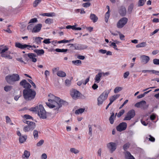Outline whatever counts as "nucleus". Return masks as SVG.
<instances>
[{
  "instance_id": "nucleus-1",
  "label": "nucleus",
  "mask_w": 159,
  "mask_h": 159,
  "mask_svg": "<svg viewBox=\"0 0 159 159\" xmlns=\"http://www.w3.org/2000/svg\"><path fill=\"white\" fill-rule=\"evenodd\" d=\"M48 102L46 103L50 108H54V110L58 111L62 105L65 104L66 101L61 100L59 98L55 97L52 94L50 93L48 95Z\"/></svg>"
},
{
  "instance_id": "nucleus-2",
  "label": "nucleus",
  "mask_w": 159,
  "mask_h": 159,
  "mask_svg": "<svg viewBox=\"0 0 159 159\" xmlns=\"http://www.w3.org/2000/svg\"><path fill=\"white\" fill-rule=\"evenodd\" d=\"M23 97L26 101L33 99L36 95L35 91L31 89H24L23 91Z\"/></svg>"
},
{
  "instance_id": "nucleus-3",
  "label": "nucleus",
  "mask_w": 159,
  "mask_h": 159,
  "mask_svg": "<svg viewBox=\"0 0 159 159\" xmlns=\"http://www.w3.org/2000/svg\"><path fill=\"white\" fill-rule=\"evenodd\" d=\"M20 79V76L17 74L8 75L5 77L6 81L10 84H13L16 82L19 81Z\"/></svg>"
},
{
  "instance_id": "nucleus-4",
  "label": "nucleus",
  "mask_w": 159,
  "mask_h": 159,
  "mask_svg": "<svg viewBox=\"0 0 159 159\" xmlns=\"http://www.w3.org/2000/svg\"><path fill=\"white\" fill-rule=\"evenodd\" d=\"M111 90V89L106 90L98 98L97 104L98 106L101 105L107 98L108 95L110 93Z\"/></svg>"
},
{
  "instance_id": "nucleus-5",
  "label": "nucleus",
  "mask_w": 159,
  "mask_h": 159,
  "mask_svg": "<svg viewBox=\"0 0 159 159\" xmlns=\"http://www.w3.org/2000/svg\"><path fill=\"white\" fill-rule=\"evenodd\" d=\"M128 21V19L125 17H123L121 18L117 22L116 26L119 29L122 28L127 24Z\"/></svg>"
},
{
  "instance_id": "nucleus-6",
  "label": "nucleus",
  "mask_w": 159,
  "mask_h": 159,
  "mask_svg": "<svg viewBox=\"0 0 159 159\" xmlns=\"http://www.w3.org/2000/svg\"><path fill=\"white\" fill-rule=\"evenodd\" d=\"M38 115L40 118L43 119H46L47 118L46 112L42 105H39Z\"/></svg>"
},
{
  "instance_id": "nucleus-7",
  "label": "nucleus",
  "mask_w": 159,
  "mask_h": 159,
  "mask_svg": "<svg viewBox=\"0 0 159 159\" xmlns=\"http://www.w3.org/2000/svg\"><path fill=\"white\" fill-rule=\"evenodd\" d=\"M135 115V111L134 109L129 111L127 113L126 116L124 119V120H129L133 118Z\"/></svg>"
},
{
  "instance_id": "nucleus-8",
  "label": "nucleus",
  "mask_w": 159,
  "mask_h": 159,
  "mask_svg": "<svg viewBox=\"0 0 159 159\" xmlns=\"http://www.w3.org/2000/svg\"><path fill=\"white\" fill-rule=\"evenodd\" d=\"M148 105L146 104V102L145 101L143 100L140 102L136 103L135 105V107L138 108H141L143 109H146L148 107Z\"/></svg>"
},
{
  "instance_id": "nucleus-9",
  "label": "nucleus",
  "mask_w": 159,
  "mask_h": 159,
  "mask_svg": "<svg viewBox=\"0 0 159 159\" xmlns=\"http://www.w3.org/2000/svg\"><path fill=\"white\" fill-rule=\"evenodd\" d=\"M35 123L33 122H32L27 125L24 127L23 130L25 132L32 131L35 128Z\"/></svg>"
},
{
  "instance_id": "nucleus-10",
  "label": "nucleus",
  "mask_w": 159,
  "mask_h": 159,
  "mask_svg": "<svg viewBox=\"0 0 159 159\" xmlns=\"http://www.w3.org/2000/svg\"><path fill=\"white\" fill-rule=\"evenodd\" d=\"M107 147L110 152L112 153L116 149L117 144L114 142H111L107 144Z\"/></svg>"
},
{
  "instance_id": "nucleus-11",
  "label": "nucleus",
  "mask_w": 159,
  "mask_h": 159,
  "mask_svg": "<svg viewBox=\"0 0 159 159\" xmlns=\"http://www.w3.org/2000/svg\"><path fill=\"white\" fill-rule=\"evenodd\" d=\"M20 84L25 88V89H30L31 86V85L27 82L26 80H22L20 83Z\"/></svg>"
},
{
  "instance_id": "nucleus-12",
  "label": "nucleus",
  "mask_w": 159,
  "mask_h": 159,
  "mask_svg": "<svg viewBox=\"0 0 159 159\" xmlns=\"http://www.w3.org/2000/svg\"><path fill=\"white\" fill-rule=\"evenodd\" d=\"M127 127V124L125 122L120 123L116 127L118 131H121L125 130Z\"/></svg>"
},
{
  "instance_id": "nucleus-13",
  "label": "nucleus",
  "mask_w": 159,
  "mask_h": 159,
  "mask_svg": "<svg viewBox=\"0 0 159 159\" xmlns=\"http://www.w3.org/2000/svg\"><path fill=\"white\" fill-rule=\"evenodd\" d=\"M88 46L85 45L79 44L77 43L75 44V50H81L86 49Z\"/></svg>"
},
{
  "instance_id": "nucleus-14",
  "label": "nucleus",
  "mask_w": 159,
  "mask_h": 159,
  "mask_svg": "<svg viewBox=\"0 0 159 159\" xmlns=\"http://www.w3.org/2000/svg\"><path fill=\"white\" fill-rule=\"evenodd\" d=\"M70 95L73 99H75L80 97V93L78 91L74 90L71 92Z\"/></svg>"
},
{
  "instance_id": "nucleus-15",
  "label": "nucleus",
  "mask_w": 159,
  "mask_h": 159,
  "mask_svg": "<svg viewBox=\"0 0 159 159\" xmlns=\"http://www.w3.org/2000/svg\"><path fill=\"white\" fill-rule=\"evenodd\" d=\"M15 46L16 47L22 49H24L26 48H27L28 47L30 46L31 47V46H29V45L23 44L18 42H17L15 43Z\"/></svg>"
},
{
  "instance_id": "nucleus-16",
  "label": "nucleus",
  "mask_w": 159,
  "mask_h": 159,
  "mask_svg": "<svg viewBox=\"0 0 159 159\" xmlns=\"http://www.w3.org/2000/svg\"><path fill=\"white\" fill-rule=\"evenodd\" d=\"M141 62L144 64H147L150 60L149 57L146 55H142L140 57Z\"/></svg>"
},
{
  "instance_id": "nucleus-17",
  "label": "nucleus",
  "mask_w": 159,
  "mask_h": 159,
  "mask_svg": "<svg viewBox=\"0 0 159 159\" xmlns=\"http://www.w3.org/2000/svg\"><path fill=\"white\" fill-rule=\"evenodd\" d=\"M42 26V25L41 24H37L33 28L32 31V32L36 33L39 32Z\"/></svg>"
},
{
  "instance_id": "nucleus-18",
  "label": "nucleus",
  "mask_w": 159,
  "mask_h": 159,
  "mask_svg": "<svg viewBox=\"0 0 159 159\" xmlns=\"http://www.w3.org/2000/svg\"><path fill=\"white\" fill-rule=\"evenodd\" d=\"M119 12L121 16H125L126 13V8L123 6H121L119 10Z\"/></svg>"
},
{
  "instance_id": "nucleus-19",
  "label": "nucleus",
  "mask_w": 159,
  "mask_h": 159,
  "mask_svg": "<svg viewBox=\"0 0 159 159\" xmlns=\"http://www.w3.org/2000/svg\"><path fill=\"white\" fill-rule=\"evenodd\" d=\"M28 56L29 58L31 59L32 61L35 62L37 61V59L35 57L36 55L33 53H29L28 54Z\"/></svg>"
},
{
  "instance_id": "nucleus-20",
  "label": "nucleus",
  "mask_w": 159,
  "mask_h": 159,
  "mask_svg": "<svg viewBox=\"0 0 159 159\" xmlns=\"http://www.w3.org/2000/svg\"><path fill=\"white\" fill-rule=\"evenodd\" d=\"M90 18L94 22H96L98 20V18L96 16L93 14H91L90 16Z\"/></svg>"
},
{
  "instance_id": "nucleus-21",
  "label": "nucleus",
  "mask_w": 159,
  "mask_h": 159,
  "mask_svg": "<svg viewBox=\"0 0 159 159\" xmlns=\"http://www.w3.org/2000/svg\"><path fill=\"white\" fill-rule=\"evenodd\" d=\"M34 52L36 53L37 55L38 56L41 55H43L44 53V51L43 49H34Z\"/></svg>"
},
{
  "instance_id": "nucleus-22",
  "label": "nucleus",
  "mask_w": 159,
  "mask_h": 159,
  "mask_svg": "<svg viewBox=\"0 0 159 159\" xmlns=\"http://www.w3.org/2000/svg\"><path fill=\"white\" fill-rule=\"evenodd\" d=\"M27 138V136L26 135H21L19 138V141L20 143H23L24 142Z\"/></svg>"
},
{
  "instance_id": "nucleus-23",
  "label": "nucleus",
  "mask_w": 159,
  "mask_h": 159,
  "mask_svg": "<svg viewBox=\"0 0 159 159\" xmlns=\"http://www.w3.org/2000/svg\"><path fill=\"white\" fill-rule=\"evenodd\" d=\"M125 157L126 159H135L134 157L128 151L126 152L125 153Z\"/></svg>"
},
{
  "instance_id": "nucleus-24",
  "label": "nucleus",
  "mask_w": 159,
  "mask_h": 159,
  "mask_svg": "<svg viewBox=\"0 0 159 159\" xmlns=\"http://www.w3.org/2000/svg\"><path fill=\"white\" fill-rule=\"evenodd\" d=\"M102 74L101 72L99 73L97 75H96L95 78V82H96L98 83H99L100 81V78L102 77Z\"/></svg>"
},
{
  "instance_id": "nucleus-25",
  "label": "nucleus",
  "mask_w": 159,
  "mask_h": 159,
  "mask_svg": "<svg viewBox=\"0 0 159 159\" xmlns=\"http://www.w3.org/2000/svg\"><path fill=\"white\" fill-rule=\"evenodd\" d=\"M57 75L59 77H64L66 76V73L61 70H59L57 72Z\"/></svg>"
},
{
  "instance_id": "nucleus-26",
  "label": "nucleus",
  "mask_w": 159,
  "mask_h": 159,
  "mask_svg": "<svg viewBox=\"0 0 159 159\" xmlns=\"http://www.w3.org/2000/svg\"><path fill=\"white\" fill-rule=\"evenodd\" d=\"M4 48L3 45L0 46V53H3L6 52V51L8 50V48L6 46H4Z\"/></svg>"
},
{
  "instance_id": "nucleus-27",
  "label": "nucleus",
  "mask_w": 159,
  "mask_h": 159,
  "mask_svg": "<svg viewBox=\"0 0 159 159\" xmlns=\"http://www.w3.org/2000/svg\"><path fill=\"white\" fill-rule=\"evenodd\" d=\"M42 16H44L52 17L55 16L56 14L54 12L44 13L42 14Z\"/></svg>"
},
{
  "instance_id": "nucleus-28",
  "label": "nucleus",
  "mask_w": 159,
  "mask_h": 159,
  "mask_svg": "<svg viewBox=\"0 0 159 159\" xmlns=\"http://www.w3.org/2000/svg\"><path fill=\"white\" fill-rule=\"evenodd\" d=\"M0 54L1 57H2L7 58L8 59H11L12 58V57L10 55L7 54L6 52L3 53H0Z\"/></svg>"
},
{
  "instance_id": "nucleus-29",
  "label": "nucleus",
  "mask_w": 159,
  "mask_h": 159,
  "mask_svg": "<svg viewBox=\"0 0 159 159\" xmlns=\"http://www.w3.org/2000/svg\"><path fill=\"white\" fill-rule=\"evenodd\" d=\"M33 135L34 138L35 139H37L38 138V132L37 130L35 129L34 130L33 132Z\"/></svg>"
},
{
  "instance_id": "nucleus-30",
  "label": "nucleus",
  "mask_w": 159,
  "mask_h": 159,
  "mask_svg": "<svg viewBox=\"0 0 159 159\" xmlns=\"http://www.w3.org/2000/svg\"><path fill=\"white\" fill-rule=\"evenodd\" d=\"M116 117V116H114V113H112L111 115L110 116L109 119L110 123L112 124L114 123V118Z\"/></svg>"
},
{
  "instance_id": "nucleus-31",
  "label": "nucleus",
  "mask_w": 159,
  "mask_h": 159,
  "mask_svg": "<svg viewBox=\"0 0 159 159\" xmlns=\"http://www.w3.org/2000/svg\"><path fill=\"white\" fill-rule=\"evenodd\" d=\"M72 62L74 65L76 66H79L81 64V61L79 60L72 61Z\"/></svg>"
},
{
  "instance_id": "nucleus-32",
  "label": "nucleus",
  "mask_w": 159,
  "mask_h": 159,
  "mask_svg": "<svg viewBox=\"0 0 159 159\" xmlns=\"http://www.w3.org/2000/svg\"><path fill=\"white\" fill-rule=\"evenodd\" d=\"M85 110V108H80L76 110L75 113L76 114H79L83 113Z\"/></svg>"
},
{
  "instance_id": "nucleus-33",
  "label": "nucleus",
  "mask_w": 159,
  "mask_h": 159,
  "mask_svg": "<svg viewBox=\"0 0 159 159\" xmlns=\"http://www.w3.org/2000/svg\"><path fill=\"white\" fill-rule=\"evenodd\" d=\"M146 43L145 42H143L136 45V48H142L145 47L146 46Z\"/></svg>"
},
{
  "instance_id": "nucleus-34",
  "label": "nucleus",
  "mask_w": 159,
  "mask_h": 159,
  "mask_svg": "<svg viewBox=\"0 0 159 159\" xmlns=\"http://www.w3.org/2000/svg\"><path fill=\"white\" fill-rule=\"evenodd\" d=\"M68 49H59V48H56L55 49V51L57 52H66L67 51Z\"/></svg>"
},
{
  "instance_id": "nucleus-35",
  "label": "nucleus",
  "mask_w": 159,
  "mask_h": 159,
  "mask_svg": "<svg viewBox=\"0 0 159 159\" xmlns=\"http://www.w3.org/2000/svg\"><path fill=\"white\" fill-rule=\"evenodd\" d=\"M70 151L72 153H73L75 154L78 153L79 152V151L74 148H70Z\"/></svg>"
},
{
  "instance_id": "nucleus-36",
  "label": "nucleus",
  "mask_w": 159,
  "mask_h": 159,
  "mask_svg": "<svg viewBox=\"0 0 159 159\" xmlns=\"http://www.w3.org/2000/svg\"><path fill=\"white\" fill-rule=\"evenodd\" d=\"M110 16L109 11H107L105 15V21L106 23H107L108 20Z\"/></svg>"
},
{
  "instance_id": "nucleus-37",
  "label": "nucleus",
  "mask_w": 159,
  "mask_h": 159,
  "mask_svg": "<svg viewBox=\"0 0 159 159\" xmlns=\"http://www.w3.org/2000/svg\"><path fill=\"white\" fill-rule=\"evenodd\" d=\"M30 153L27 150L25 151L23 154V156H24L25 157L27 158H28L29 156H30Z\"/></svg>"
},
{
  "instance_id": "nucleus-38",
  "label": "nucleus",
  "mask_w": 159,
  "mask_h": 159,
  "mask_svg": "<svg viewBox=\"0 0 159 159\" xmlns=\"http://www.w3.org/2000/svg\"><path fill=\"white\" fill-rule=\"evenodd\" d=\"M130 145L129 143H127L125 144L123 146V149L124 151H126L129 147Z\"/></svg>"
},
{
  "instance_id": "nucleus-39",
  "label": "nucleus",
  "mask_w": 159,
  "mask_h": 159,
  "mask_svg": "<svg viewBox=\"0 0 159 159\" xmlns=\"http://www.w3.org/2000/svg\"><path fill=\"white\" fill-rule=\"evenodd\" d=\"M134 4L133 3L131 4L129 6L128 10V11L129 14L132 12Z\"/></svg>"
},
{
  "instance_id": "nucleus-40",
  "label": "nucleus",
  "mask_w": 159,
  "mask_h": 159,
  "mask_svg": "<svg viewBox=\"0 0 159 159\" xmlns=\"http://www.w3.org/2000/svg\"><path fill=\"white\" fill-rule=\"evenodd\" d=\"M146 0H139L138 3V6H143Z\"/></svg>"
},
{
  "instance_id": "nucleus-41",
  "label": "nucleus",
  "mask_w": 159,
  "mask_h": 159,
  "mask_svg": "<svg viewBox=\"0 0 159 159\" xmlns=\"http://www.w3.org/2000/svg\"><path fill=\"white\" fill-rule=\"evenodd\" d=\"M39 110V106H36L34 107H32L30 108V111H38Z\"/></svg>"
},
{
  "instance_id": "nucleus-42",
  "label": "nucleus",
  "mask_w": 159,
  "mask_h": 159,
  "mask_svg": "<svg viewBox=\"0 0 159 159\" xmlns=\"http://www.w3.org/2000/svg\"><path fill=\"white\" fill-rule=\"evenodd\" d=\"M41 0H35L33 4L34 7H36L38 4L41 2Z\"/></svg>"
},
{
  "instance_id": "nucleus-43",
  "label": "nucleus",
  "mask_w": 159,
  "mask_h": 159,
  "mask_svg": "<svg viewBox=\"0 0 159 159\" xmlns=\"http://www.w3.org/2000/svg\"><path fill=\"white\" fill-rule=\"evenodd\" d=\"M91 3L89 2H87L82 4V6L86 8L89 7Z\"/></svg>"
},
{
  "instance_id": "nucleus-44",
  "label": "nucleus",
  "mask_w": 159,
  "mask_h": 159,
  "mask_svg": "<svg viewBox=\"0 0 159 159\" xmlns=\"http://www.w3.org/2000/svg\"><path fill=\"white\" fill-rule=\"evenodd\" d=\"M122 89V88L120 87H116L114 90V92L115 93H117L119 91H121Z\"/></svg>"
},
{
  "instance_id": "nucleus-45",
  "label": "nucleus",
  "mask_w": 159,
  "mask_h": 159,
  "mask_svg": "<svg viewBox=\"0 0 159 159\" xmlns=\"http://www.w3.org/2000/svg\"><path fill=\"white\" fill-rule=\"evenodd\" d=\"M35 39V42L38 44H39L41 43V41L38 37H34Z\"/></svg>"
},
{
  "instance_id": "nucleus-46",
  "label": "nucleus",
  "mask_w": 159,
  "mask_h": 159,
  "mask_svg": "<svg viewBox=\"0 0 159 159\" xmlns=\"http://www.w3.org/2000/svg\"><path fill=\"white\" fill-rule=\"evenodd\" d=\"M125 110L124 109L121 110L119 112L117 115V117L118 118L120 117L122 115H123L125 112Z\"/></svg>"
},
{
  "instance_id": "nucleus-47",
  "label": "nucleus",
  "mask_w": 159,
  "mask_h": 159,
  "mask_svg": "<svg viewBox=\"0 0 159 159\" xmlns=\"http://www.w3.org/2000/svg\"><path fill=\"white\" fill-rule=\"evenodd\" d=\"M12 88L11 86H5L4 88V90L6 92H8L10 91Z\"/></svg>"
},
{
  "instance_id": "nucleus-48",
  "label": "nucleus",
  "mask_w": 159,
  "mask_h": 159,
  "mask_svg": "<svg viewBox=\"0 0 159 159\" xmlns=\"http://www.w3.org/2000/svg\"><path fill=\"white\" fill-rule=\"evenodd\" d=\"M110 43H111V44L110 45V46H113L114 48L116 50H118L119 49L117 48V46L116 44V43L114 42H110Z\"/></svg>"
},
{
  "instance_id": "nucleus-49",
  "label": "nucleus",
  "mask_w": 159,
  "mask_h": 159,
  "mask_svg": "<svg viewBox=\"0 0 159 159\" xmlns=\"http://www.w3.org/2000/svg\"><path fill=\"white\" fill-rule=\"evenodd\" d=\"M44 141L43 139L40 140L39 142H38L36 145L38 147H39L41 146L44 143Z\"/></svg>"
},
{
  "instance_id": "nucleus-50",
  "label": "nucleus",
  "mask_w": 159,
  "mask_h": 159,
  "mask_svg": "<svg viewBox=\"0 0 159 159\" xmlns=\"http://www.w3.org/2000/svg\"><path fill=\"white\" fill-rule=\"evenodd\" d=\"M53 20L50 18L47 19L45 21V23L47 24H50L52 23Z\"/></svg>"
},
{
  "instance_id": "nucleus-51",
  "label": "nucleus",
  "mask_w": 159,
  "mask_h": 159,
  "mask_svg": "<svg viewBox=\"0 0 159 159\" xmlns=\"http://www.w3.org/2000/svg\"><path fill=\"white\" fill-rule=\"evenodd\" d=\"M65 85L67 86H69L71 84V80L66 79L65 81Z\"/></svg>"
},
{
  "instance_id": "nucleus-52",
  "label": "nucleus",
  "mask_w": 159,
  "mask_h": 159,
  "mask_svg": "<svg viewBox=\"0 0 159 159\" xmlns=\"http://www.w3.org/2000/svg\"><path fill=\"white\" fill-rule=\"evenodd\" d=\"M116 99V98L114 97V95L110 98L109 99L110 104H111Z\"/></svg>"
},
{
  "instance_id": "nucleus-53",
  "label": "nucleus",
  "mask_w": 159,
  "mask_h": 159,
  "mask_svg": "<svg viewBox=\"0 0 159 159\" xmlns=\"http://www.w3.org/2000/svg\"><path fill=\"white\" fill-rule=\"evenodd\" d=\"M119 34L120 36V38L121 40H124V38H125V36L123 34H122L120 32H117Z\"/></svg>"
},
{
  "instance_id": "nucleus-54",
  "label": "nucleus",
  "mask_w": 159,
  "mask_h": 159,
  "mask_svg": "<svg viewBox=\"0 0 159 159\" xmlns=\"http://www.w3.org/2000/svg\"><path fill=\"white\" fill-rule=\"evenodd\" d=\"M153 63L155 65H159V59H154L153 60Z\"/></svg>"
},
{
  "instance_id": "nucleus-55",
  "label": "nucleus",
  "mask_w": 159,
  "mask_h": 159,
  "mask_svg": "<svg viewBox=\"0 0 159 159\" xmlns=\"http://www.w3.org/2000/svg\"><path fill=\"white\" fill-rule=\"evenodd\" d=\"M37 22V20L36 18H34L31 19L30 21L29 22V24L32 23H35Z\"/></svg>"
},
{
  "instance_id": "nucleus-56",
  "label": "nucleus",
  "mask_w": 159,
  "mask_h": 159,
  "mask_svg": "<svg viewBox=\"0 0 159 159\" xmlns=\"http://www.w3.org/2000/svg\"><path fill=\"white\" fill-rule=\"evenodd\" d=\"M5 118L6 119V122L7 123H9L11 122V120L8 116H6Z\"/></svg>"
},
{
  "instance_id": "nucleus-57",
  "label": "nucleus",
  "mask_w": 159,
  "mask_h": 159,
  "mask_svg": "<svg viewBox=\"0 0 159 159\" xmlns=\"http://www.w3.org/2000/svg\"><path fill=\"white\" fill-rule=\"evenodd\" d=\"M89 128V134L91 136L92 135V126L91 125H89L88 126Z\"/></svg>"
},
{
  "instance_id": "nucleus-58",
  "label": "nucleus",
  "mask_w": 159,
  "mask_h": 159,
  "mask_svg": "<svg viewBox=\"0 0 159 159\" xmlns=\"http://www.w3.org/2000/svg\"><path fill=\"white\" fill-rule=\"evenodd\" d=\"M50 39H45L43 41V43L45 44H49L51 43V42L50 41Z\"/></svg>"
},
{
  "instance_id": "nucleus-59",
  "label": "nucleus",
  "mask_w": 159,
  "mask_h": 159,
  "mask_svg": "<svg viewBox=\"0 0 159 159\" xmlns=\"http://www.w3.org/2000/svg\"><path fill=\"white\" fill-rule=\"evenodd\" d=\"M129 71H127L124 73V77L125 78H126L129 75Z\"/></svg>"
},
{
  "instance_id": "nucleus-60",
  "label": "nucleus",
  "mask_w": 159,
  "mask_h": 159,
  "mask_svg": "<svg viewBox=\"0 0 159 159\" xmlns=\"http://www.w3.org/2000/svg\"><path fill=\"white\" fill-rule=\"evenodd\" d=\"M149 140L151 142H154L155 140V138L151 136V135H149Z\"/></svg>"
},
{
  "instance_id": "nucleus-61",
  "label": "nucleus",
  "mask_w": 159,
  "mask_h": 159,
  "mask_svg": "<svg viewBox=\"0 0 159 159\" xmlns=\"http://www.w3.org/2000/svg\"><path fill=\"white\" fill-rule=\"evenodd\" d=\"M77 58H78L79 59L83 60L84 59L85 57L84 56L78 55L77 56Z\"/></svg>"
},
{
  "instance_id": "nucleus-62",
  "label": "nucleus",
  "mask_w": 159,
  "mask_h": 159,
  "mask_svg": "<svg viewBox=\"0 0 159 159\" xmlns=\"http://www.w3.org/2000/svg\"><path fill=\"white\" fill-rule=\"evenodd\" d=\"M128 100H126L123 103V104L120 107H119V109H121L125 105L126 103H127L128 102Z\"/></svg>"
},
{
  "instance_id": "nucleus-63",
  "label": "nucleus",
  "mask_w": 159,
  "mask_h": 159,
  "mask_svg": "<svg viewBox=\"0 0 159 159\" xmlns=\"http://www.w3.org/2000/svg\"><path fill=\"white\" fill-rule=\"evenodd\" d=\"M158 31H159V29H156L153 32H152L151 34L150 35L152 36L154 34L157 33Z\"/></svg>"
},
{
  "instance_id": "nucleus-64",
  "label": "nucleus",
  "mask_w": 159,
  "mask_h": 159,
  "mask_svg": "<svg viewBox=\"0 0 159 159\" xmlns=\"http://www.w3.org/2000/svg\"><path fill=\"white\" fill-rule=\"evenodd\" d=\"M99 52L103 54H104L106 53L107 50H106L103 49H100L99 51Z\"/></svg>"
}]
</instances>
